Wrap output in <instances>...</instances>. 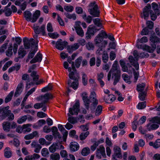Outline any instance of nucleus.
<instances>
[{"mask_svg": "<svg viewBox=\"0 0 160 160\" xmlns=\"http://www.w3.org/2000/svg\"><path fill=\"white\" fill-rule=\"evenodd\" d=\"M35 89L36 88H33L27 93L26 94V95L25 96L23 99V102H26L28 97L30 95L32 94L33 92L35 91Z\"/></svg>", "mask_w": 160, "mask_h": 160, "instance_id": "ea45409f", "label": "nucleus"}, {"mask_svg": "<svg viewBox=\"0 0 160 160\" xmlns=\"http://www.w3.org/2000/svg\"><path fill=\"white\" fill-rule=\"evenodd\" d=\"M18 56L19 58H23L26 54V52L23 48H19L18 50Z\"/></svg>", "mask_w": 160, "mask_h": 160, "instance_id": "f704fd0d", "label": "nucleus"}, {"mask_svg": "<svg viewBox=\"0 0 160 160\" xmlns=\"http://www.w3.org/2000/svg\"><path fill=\"white\" fill-rule=\"evenodd\" d=\"M145 86V84L144 83L139 84L137 86V90L139 92H142L144 89Z\"/></svg>", "mask_w": 160, "mask_h": 160, "instance_id": "c03bdc74", "label": "nucleus"}, {"mask_svg": "<svg viewBox=\"0 0 160 160\" xmlns=\"http://www.w3.org/2000/svg\"><path fill=\"white\" fill-rule=\"evenodd\" d=\"M90 152V150L89 148L86 147L84 148L82 151V154L83 156H86L89 154Z\"/></svg>", "mask_w": 160, "mask_h": 160, "instance_id": "37998d69", "label": "nucleus"}, {"mask_svg": "<svg viewBox=\"0 0 160 160\" xmlns=\"http://www.w3.org/2000/svg\"><path fill=\"white\" fill-rule=\"evenodd\" d=\"M13 94V91H11L9 93L5 98V103H7L11 100Z\"/></svg>", "mask_w": 160, "mask_h": 160, "instance_id": "de8ad7c7", "label": "nucleus"}, {"mask_svg": "<svg viewBox=\"0 0 160 160\" xmlns=\"http://www.w3.org/2000/svg\"><path fill=\"white\" fill-rule=\"evenodd\" d=\"M113 150L114 152V154L117 157L119 158H121L122 157L121 148L117 146H114L113 148Z\"/></svg>", "mask_w": 160, "mask_h": 160, "instance_id": "393cba45", "label": "nucleus"}, {"mask_svg": "<svg viewBox=\"0 0 160 160\" xmlns=\"http://www.w3.org/2000/svg\"><path fill=\"white\" fill-rule=\"evenodd\" d=\"M149 121L151 122L146 125L147 129L148 131L156 129L159 126L154 123L160 124V117H155L151 118L149 120Z\"/></svg>", "mask_w": 160, "mask_h": 160, "instance_id": "7ed1b4c3", "label": "nucleus"}, {"mask_svg": "<svg viewBox=\"0 0 160 160\" xmlns=\"http://www.w3.org/2000/svg\"><path fill=\"white\" fill-rule=\"evenodd\" d=\"M41 153L42 156L46 157L49 154L48 149L47 148H43L41 151Z\"/></svg>", "mask_w": 160, "mask_h": 160, "instance_id": "774afa93", "label": "nucleus"}, {"mask_svg": "<svg viewBox=\"0 0 160 160\" xmlns=\"http://www.w3.org/2000/svg\"><path fill=\"white\" fill-rule=\"evenodd\" d=\"M58 146L56 143H53L49 148V150L50 152H55L56 149H58Z\"/></svg>", "mask_w": 160, "mask_h": 160, "instance_id": "e433bc0d", "label": "nucleus"}, {"mask_svg": "<svg viewBox=\"0 0 160 160\" xmlns=\"http://www.w3.org/2000/svg\"><path fill=\"white\" fill-rule=\"evenodd\" d=\"M68 44L67 41H63L61 39H59L56 43V48L60 50H62Z\"/></svg>", "mask_w": 160, "mask_h": 160, "instance_id": "2eb2a0df", "label": "nucleus"}, {"mask_svg": "<svg viewBox=\"0 0 160 160\" xmlns=\"http://www.w3.org/2000/svg\"><path fill=\"white\" fill-rule=\"evenodd\" d=\"M23 87V82L21 81L18 85L14 94L15 96L18 97L21 93Z\"/></svg>", "mask_w": 160, "mask_h": 160, "instance_id": "a211bd4d", "label": "nucleus"}, {"mask_svg": "<svg viewBox=\"0 0 160 160\" xmlns=\"http://www.w3.org/2000/svg\"><path fill=\"white\" fill-rule=\"evenodd\" d=\"M148 41V39L147 37L146 36H144L140 39H138L137 40V42L138 43L140 42V43H145L147 42Z\"/></svg>", "mask_w": 160, "mask_h": 160, "instance_id": "0e129e2a", "label": "nucleus"}, {"mask_svg": "<svg viewBox=\"0 0 160 160\" xmlns=\"http://www.w3.org/2000/svg\"><path fill=\"white\" fill-rule=\"evenodd\" d=\"M24 17L28 21H30L32 20V13L29 11H25L24 12Z\"/></svg>", "mask_w": 160, "mask_h": 160, "instance_id": "7c9ffc66", "label": "nucleus"}, {"mask_svg": "<svg viewBox=\"0 0 160 160\" xmlns=\"http://www.w3.org/2000/svg\"><path fill=\"white\" fill-rule=\"evenodd\" d=\"M82 82L84 85H86L88 82V78L87 75L83 73L82 76Z\"/></svg>", "mask_w": 160, "mask_h": 160, "instance_id": "052dcab7", "label": "nucleus"}, {"mask_svg": "<svg viewBox=\"0 0 160 160\" xmlns=\"http://www.w3.org/2000/svg\"><path fill=\"white\" fill-rule=\"evenodd\" d=\"M100 29H97L95 26L93 25H89L87 29L86 33V38L87 39L91 38L92 36L94 35V34Z\"/></svg>", "mask_w": 160, "mask_h": 160, "instance_id": "39448f33", "label": "nucleus"}, {"mask_svg": "<svg viewBox=\"0 0 160 160\" xmlns=\"http://www.w3.org/2000/svg\"><path fill=\"white\" fill-rule=\"evenodd\" d=\"M150 40L152 42H160V39L158 37L154 36H152L150 38Z\"/></svg>", "mask_w": 160, "mask_h": 160, "instance_id": "4d7b16f0", "label": "nucleus"}, {"mask_svg": "<svg viewBox=\"0 0 160 160\" xmlns=\"http://www.w3.org/2000/svg\"><path fill=\"white\" fill-rule=\"evenodd\" d=\"M87 49L88 50H93L94 48V46L93 43L89 42L86 45Z\"/></svg>", "mask_w": 160, "mask_h": 160, "instance_id": "338daca9", "label": "nucleus"}, {"mask_svg": "<svg viewBox=\"0 0 160 160\" xmlns=\"http://www.w3.org/2000/svg\"><path fill=\"white\" fill-rule=\"evenodd\" d=\"M158 4L154 2L152 3L151 5L153 10H160V2H158Z\"/></svg>", "mask_w": 160, "mask_h": 160, "instance_id": "79ce46f5", "label": "nucleus"}, {"mask_svg": "<svg viewBox=\"0 0 160 160\" xmlns=\"http://www.w3.org/2000/svg\"><path fill=\"white\" fill-rule=\"evenodd\" d=\"M42 59V55L40 52H38L34 58L30 62L31 63H35L36 62H40Z\"/></svg>", "mask_w": 160, "mask_h": 160, "instance_id": "6ab92c4d", "label": "nucleus"}, {"mask_svg": "<svg viewBox=\"0 0 160 160\" xmlns=\"http://www.w3.org/2000/svg\"><path fill=\"white\" fill-rule=\"evenodd\" d=\"M45 26L44 25H42L40 28L38 26L36 25H34L33 27V29L36 34H38L41 32L43 36L46 35L45 32Z\"/></svg>", "mask_w": 160, "mask_h": 160, "instance_id": "ddd939ff", "label": "nucleus"}, {"mask_svg": "<svg viewBox=\"0 0 160 160\" xmlns=\"http://www.w3.org/2000/svg\"><path fill=\"white\" fill-rule=\"evenodd\" d=\"M93 22L94 24L98 27H101V28H102V21L100 19L96 18L93 19Z\"/></svg>", "mask_w": 160, "mask_h": 160, "instance_id": "4c0bfd02", "label": "nucleus"}, {"mask_svg": "<svg viewBox=\"0 0 160 160\" xmlns=\"http://www.w3.org/2000/svg\"><path fill=\"white\" fill-rule=\"evenodd\" d=\"M89 134V132L87 131L85 132L82 133L79 136V138L80 140L83 141L85 140Z\"/></svg>", "mask_w": 160, "mask_h": 160, "instance_id": "a18cd8bd", "label": "nucleus"}, {"mask_svg": "<svg viewBox=\"0 0 160 160\" xmlns=\"http://www.w3.org/2000/svg\"><path fill=\"white\" fill-rule=\"evenodd\" d=\"M2 128L3 130L7 132L10 131L11 127V124L9 122H4L2 123Z\"/></svg>", "mask_w": 160, "mask_h": 160, "instance_id": "a878e982", "label": "nucleus"}, {"mask_svg": "<svg viewBox=\"0 0 160 160\" xmlns=\"http://www.w3.org/2000/svg\"><path fill=\"white\" fill-rule=\"evenodd\" d=\"M108 54L106 51H104L102 55V61L104 63H106L108 62Z\"/></svg>", "mask_w": 160, "mask_h": 160, "instance_id": "49530a36", "label": "nucleus"}, {"mask_svg": "<svg viewBox=\"0 0 160 160\" xmlns=\"http://www.w3.org/2000/svg\"><path fill=\"white\" fill-rule=\"evenodd\" d=\"M102 111V107L101 105H98L96 109L95 114L97 116L99 115Z\"/></svg>", "mask_w": 160, "mask_h": 160, "instance_id": "680f3d73", "label": "nucleus"}, {"mask_svg": "<svg viewBox=\"0 0 160 160\" xmlns=\"http://www.w3.org/2000/svg\"><path fill=\"white\" fill-rule=\"evenodd\" d=\"M104 99L106 102L110 103L115 100V96L112 94L106 95L104 96Z\"/></svg>", "mask_w": 160, "mask_h": 160, "instance_id": "f3484780", "label": "nucleus"}, {"mask_svg": "<svg viewBox=\"0 0 160 160\" xmlns=\"http://www.w3.org/2000/svg\"><path fill=\"white\" fill-rule=\"evenodd\" d=\"M121 71L112 72L110 74V78L112 75V79L113 81V85H115L119 82L121 78Z\"/></svg>", "mask_w": 160, "mask_h": 160, "instance_id": "f8f14e48", "label": "nucleus"}, {"mask_svg": "<svg viewBox=\"0 0 160 160\" xmlns=\"http://www.w3.org/2000/svg\"><path fill=\"white\" fill-rule=\"evenodd\" d=\"M24 45L25 49L29 48L32 45H35L34 39L31 38L29 40L26 38H25L23 39Z\"/></svg>", "mask_w": 160, "mask_h": 160, "instance_id": "4468645a", "label": "nucleus"}, {"mask_svg": "<svg viewBox=\"0 0 160 160\" xmlns=\"http://www.w3.org/2000/svg\"><path fill=\"white\" fill-rule=\"evenodd\" d=\"M40 14V11H36L33 14L32 18L31 20L32 22H34L36 21L37 19L39 17Z\"/></svg>", "mask_w": 160, "mask_h": 160, "instance_id": "2f4dec72", "label": "nucleus"}, {"mask_svg": "<svg viewBox=\"0 0 160 160\" xmlns=\"http://www.w3.org/2000/svg\"><path fill=\"white\" fill-rule=\"evenodd\" d=\"M69 117L68 119V121L71 124H74L77 122V118L70 116L69 113L68 114Z\"/></svg>", "mask_w": 160, "mask_h": 160, "instance_id": "c9c22d12", "label": "nucleus"}, {"mask_svg": "<svg viewBox=\"0 0 160 160\" xmlns=\"http://www.w3.org/2000/svg\"><path fill=\"white\" fill-rule=\"evenodd\" d=\"M53 98L52 95L50 93H46L44 95H41L36 98L38 101H42V103L45 104L49 100Z\"/></svg>", "mask_w": 160, "mask_h": 160, "instance_id": "423d86ee", "label": "nucleus"}, {"mask_svg": "<svg viewBox=\"0 0 160 160\" xmlns=\"http://www.w3.org/2000/svg\"><path fill=\"white\" fill-rule=\"evenodd\" d=\"M52 86L51 84H49L46 87L43 88L41 89L42 92H45L50 90L52 89Z\"/></svg>", "mask_w": 160, "mask_h": 160, "instance_id": "13d9d810", "label": "nucleus"}, {"mask_svg": "<svg viewBox=\"0 0 160 160\" xmlns=\"http://www.w3.org/2000/svg\"><path fill=\"white\" fill-rule=\"evenodd\" d=\"M90 98L92 99V102L90 106V109L94 110L98 104V100L97 99L96 94L94 92H91Z\"/></svg>", "mask_w": 160, "mask_h": 160, "instance_id": "0eeeda50", "label": "nucleus"}, {"mask_svg": "<svg viewBox=\"0 0 160 160\" xmlns=\"http://www.w3.org/2000/svg\"><path fill=\"white\" fill-rule=\"evenodd\" d=\"M151 19L155 21L157 18V16L160 14V11H149Z\"/></svg>", "mask_w": 160, "mask_h": 160, "instance_id": "b1692460", "label": "nucleus"}, {"mask_svg": "<svg viewBox=\"0 0 160 160\" xmlns=\"http://www.w3.org/2000/svg\"><path fill=\"white\" fill-rule=\"evenodd\" d=\"M82 97L84 105L86 109L88 110L89 108L90 109L91 101L89 98L87 93L86 92H83L82 94Z\"/></svg>", "mask_w": 160, "mask_h": 160, "instance_id": "9d476101", "label": "nucleus"}, {"mask_svg": "<svg viewBox=\"0 0 160 160\" xmlns=\"http://www.w3.org/2000/svg\"><path fill=\"white\" fill-rule=\"evenodd\" d=\"M37 136L38 137L39 135L38 132L36 131H35L30 134L26 135L24 137V139L26 140L31 139Z\"/></svg>", "mask_w": 160, "mask_h": 160, "instance_id": "5701e85b", "label": "nucleus"}, {"mask_svg": "<svg viewBox=\"0 0 160 160\" xmlns=\"http://www.w3.org/2000/svg\"><path fill=\"white\" fill-rule=\"evenodd\" d=\"M9 108V106L2 108H0V117L2 120L5 119L7 117L9 120H12L14 119V115L11 113Z\"/></svg>", "mask_w": 160, "mask_h": 160, "instance_id": "f03ea898", "label": "nucleus"}, {"mask_svg": "<svg viewBox=\"0 0 160 160\" xmlns=\"http://www.w3.org/2000/svg\"><path fill=\"white\" fill-rule=\"evenodd\" d=\"M133 55L135 59L132 56H130L128 59L130 63L137 70H138L139 68V64L138 62V61L139 58V55L137 50H135L133 51Z\"/></svg>", "mask_w": 160, "mask_h": 160, "instance_id": "20e7f679", "label": "nucleus"}, {"mask_svg": "<svg viewBox=\"0 0 160 160\" xmlns=\"http://www.w3.org/2000/svg\"><path fill=\"white\" fill-rule=\"evenodd\" d=\"M12 152L9 147L6 148L4 150V155L5 157L9 158L12 155Z\"/></svg>", "mask_w": 160, "mask_h": 160, "instance_id": "c756f323", "label": "nucleus"}, {"mask_svg": "<svg viewBox=\"0 0 160 160\" xmlns=\"http://www.w3.org/2000/svg\"><path fill=\"white\" fill-rule=\"evenodd\" d=\"M101 156L104 158L106 156L105 148L102 145H100L97 150V157L98 158L100 159L101 158Z\"/></svg>", "mask_w": 160, "mask_h": 160, "instance_id": "dca6fc26", "label": "nucleus"}, {"mask_svg": "<svg viewBox=\"0 0 160 160\" xmlns=\"http://www.w3.org/2000/svg\"><path fill=\"white\" fill-rule=\"evenodd\" d=\"M31 76L33 78V80L35 82L37 81L39 78V76L37 74V72L35 71L32 72Z\"/></svg>", "mask_w": 160, "mask_h": 160, "instance_id": "8fccbe9b", "label": "nucleus"}, {"mask_svg": "<svg viewBox=\"0 0 160 160\" xmlns=\"http://www.w3.org/2000/svg\"><path fill=\"white\" fill-rule=\"evenodd\" d=\"M146 25H147V28L150 29H152L153 27L154 23L152 21H148L146 22Z\"/></svg>", "mask_w": 160, "mask_h": 160, "instance_id": "69168bd1", "label": "nucleus"}, {"mask_svg": "<svg viewBox=\"0 0 160 160\" xmlns=\"http://www.w3.org/2000/svg\"><path fill=\"white\" fill-rule=\"evenodd\" d=\"M82 60V57L81 56H80L75 60V65L77 68H78L79 67Z\"/></svg>", "mask_w": 160, "mask_h": 160, "instance_id": "6e6d98bb", "label": "nucleus"}, {"mask_svg": "<svg viewBox=\"0 0 160 160\" xmlns=\"http://www.w3.org/2000/svg\"><path fill=\"white\" fill-rule=\"evenodd\" d=\"M12 44L9 45L8 50L6 51V55L8 57H10L12 55Z\"/></svg>", "mask_w": 160, "mask_h": 160, "instance_id": "a19ab883", "label": "nucleus"}, {"mask_svg": "<svg viewBox=\"0 0 160 160\" xmlns=\"http://www.w3.org/2000/svg\"><path fill=\"white\" fill-rule=\"evenodd\" d=\"M108 35L103 30H101L95 37L94 42L95 43L101 47H105L107 45L108 42L106 40H103L104 38H106Z\"/></svg>", "mask_w": 160, "mask_h": 160, "instance_id": "f257e3e1", "label": "nucleus"}, {"mask_svg": "<svg viewBox=\"0 0 160 160\" xmlns=\"http://www.w3.org/2000/svg\"><path fill=\"white\" fill-rule=\"evenodd\" d=\"M80 104L78 100H77L72 108L69 109V112L72 115L78 114L80 111Z\"/></svg>", "mask_w": 160, "mask_h": 160, "instance_id": "1a4fd4ad", "label": "nucleus"}, {"mask_svg": "<svg viewBox=\"0 0 160 160\" xmlns=\"http://www.w3.org/2000/svg\"><path fill=\"white\" fill-rule=\"evenodd\" d=\"M83 19L88 23H90L91 22L92 18V17L90 16H87L86 14L85 13L83 15H82Z\"/></svg>", "mask_w": 160, "mask_h": 160, "instance_id": "09e8293b", "label": "nucleus"}, {"mask_svg": "<svg viewBox=\"0 0 160 160\" xmlns=\"http://www.w3.org/2000/svg\"><path fill=\"white\" fill-rule=\"evenodd\" d=\"M72 11H66L65 12V15L68 18L70 19H72L75 20L76 19V16L75 14H71L70 13Z\"/></svg>", "mask_w": 160, "mask_h": 160, "instance_id": "c85d7f7f", "label": "nucleus"}, {"mask_svg": "<svg viewBox=\"0 0 160 160\" xmlns=\"http://www.w3.org/2000/svg\"><path fill=\"white\" fill-rule=\"evenodd\" d=\"M52 132L53 135L56 138H58L59 139L61 138V137L58 132L57 128L55 126H53L52 128Z\"/></svg>", "mask_w": 160, "mask_h": 160, "instance_id": "cd10ccee", "label": "nucleus"}, {"mask_svg": "<svg viewBox=\"0 0 160 160\" xmlns=\"http://www.w3.org/2000/svg\"><path fill=\"white\" fill-rule=\"evenodd\" d=\"M118 71H121L119 66L118 64V62L117 61H114L112 65V67L109 72L108 75V81L110 80V74L112 72H116Z\"/></svg>", "mask_w": 160, "mask_h": 160, "instance_id": "9b49d317", "label": "nucleus"}, {"mask_svg": "<svg viewBox=\"0 0 160 160\" xmlns=\"http://www.w3.org/2000/svg\"><path fill=\"white\" fill-rule=\"evenodd\" d=\"M79 47L78 43H75L73 45H69L67 47V50L69 53H72L73 51L78 49Z\"/></svg>", "mask_w": 160, "mask_h": 160, "instance_id": "aec40b11", "label": "nucleus"}, {"mask_svg": "<svg viewBox=\"0 0 160 160\" xmlns=\"http://www.w3.org/2000/svg\"><path fill=\"white\" fill-rule=\"evenodd\" d=\"M32 124L30 123H27L22 125V128L23 130V133H25L26 132H29L31 131V127Z\"/></svg>", "mask_w": 160, "mask_h": 160, "instance_id": "bb28decb", "label": "nucleus"}, {"mask_svg": "<svg viewBox=\"0 0 160 160\" xmlns=\"http://www.w3.org/2000/svg\"><path fill=\"white\" fill-rule=\"evenodd\" d=\"M149 144L150 146H153L154 148H157L160 147V139L157 140L154 142H150Z\"/></svg>", "mask_w": 160, "mask_h": 160, "instance_id": "473e14b6", "label": "nucleus"}, {"mask_svg": "<svg viewBox=\"0 0 160 160\" xmlns=\"http://www.w3.org/2000/svg\"><path fill=\"white\" fill-rule=\"evenodd\" d=\"M88 10H99V7L95 1L90 2L88 5Z\"/></svg>", "mask_w": 160, "mask_h": 160, "instance_id": "4be33fe9", "label": "nucleus"}, {"mask_svg": "<svg viewBox=\"0 0 160 160\" xmlns=\"http://www.w3.org/2000/svg\"><path fill=\"white\" fill-rule=\"evenodd\" d=\"M79 148L78 143L76 142H72L70 144V148L72 152H75L78 150Z\"/></svg>", "mask_w": 160, "mask_h": 160, "instance_id": "412c9836", "label": "nucleus"}, {"mask_svg": "<svg viewBox=\"0 0 160 160\" xmlns=\"http://www.w3.org/2000/svg\"><path fill=\"white\" fill-rule=\"evenodd\" d=\"M50 158L52 160H59L60 158V156L58 153H55L50 155Z\"/></svg>", "mask_w": 160, "mask_h": 160, "instance_id": "3c124183", "label": "nucleus"}, {"mask_svg": "<svg viewBox=\"0 0 160 160\" xmlns=\"http://www.w3.org/2000/svg\"><path fill=\"white\" fill-rule=\"evenodd\" d=\"M90 14L93 17H99L100 12L99 11H90Z\"/></svg>", "mask_w": 160, "mask_h": 160, "instance_id": "5fc2aeb1", "label": "nucleus"}, {"mask_svg": "<svg viewBox=\"0 0 160 160\" xmlns=\"http://www.w3.org/2000/svg\"><path fill=\"white\" fill-rule=\"evenodd\" d=\"M122 77L124 80L129 84L131 83V82L130 80V77L126 73H123L122 75Z\"/></svg>", "mask_w": 160, "mask_h": 160, "instance_id": "58836bf2", "label": "nucleus"}, {"mask_svg": "<svg viewBox=\"0 0 160 160\" xmlns=\"http://www.w3.org/2000/svg\"><path fill=\"white\" fill-rule=\"evenodd\" d=\"M149 32V31L147 27H145L144 28L142 31L141 32V34L142 35H147Z\"/></svg>", "mask_w": 160, "mask_h": 160, "instance_id": "e2e57ef3", "label": "nucleus"}, {"mask_svg": "<svg viewBox=\"0 0 160 160\" xmlns=\"http://www.w3.org/2000/svg\"><path fill=\"white\" fill-rule=\"evenodd\" d=\"M149 11H144L143 12V13H141V16L142 18L143 17L145 19H147V18L149 16Z\"/></svg>", "mask_w": 160, "mask_h": 160, "instance_id": "bf43d9fd", "label": "nucleus"}, {"mask_svg": "<svg viewBox=\"0 0 160 160\" xmlns=\"http://www.w3.org/2000/svg\"><path fill=\"white\" fill-rule=\"evenodd\" d=\"M77 34L83 37L84 35V32L81 27L77 28H75Z\"/></svg>", "mask_w": 160, "mask_h": 160, "instance_id": "603ef678", "label": "nucleus"}, {"mask_svg": "<svg viewBox=\"0 0 160 160\" xmlns=\"http://www.w3.org/2000/svg\"><path fill=\"white\" fill-rule=\"evenodd\" d=\"M70 83L71 80H68V85H71V86L75 90L78 88V81L75 80V81L73 82L71 85H70Z\"/></svg>", "mask_w": 160, "mask_h": 160, "instance_id": "72a5a7b5", "label": "nucleus"}, {"mask_svg": "<svg viewBox=\"0 0 160 160\" xmlns=\"http://www.w3.org/2000/svg\"><path fill=\"white\" fill-rule=\"evenodd\" d=\"M27 119V116L24 115L19 118L17 120V122L19 124H22L26 121Z\"/></svg>", "mask_w": 160, "mask_h": 160, "instance_id": "864d4df0", "label": "nucleus"}, {"mask_svg": "<svg viewBox=\"0 0 160 160\" xmlns=\"http://www.w3.org/2000/svg\"><path fill=\"white\" fill-rule=\"evenodd\" d=\"M72 68L73 71L70 72L68 75L69 78L74 80L78 81V79L79 78V74L76 72L74 62L72 63Z\"/></svg>", "mask_w": 160, "mask_h": 160, "instance_id": "6e6552de", "label": "nucleus"}]
</instances>
